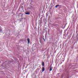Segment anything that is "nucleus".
Returning a JSON list of instances; mask_svg holds the SVG:
<instances>
[{
  "mask_svg": "<svg viewBox=\"0 0 78 78\" xmlns=\"http://www.w3.org/2000/svg\"><path fill=\"white\" fill-rule=\"evenodd\" d=\"M41 69H42V72H44L45 71V68L44 67H43L41 68Z\"/></svg>",
  "mask_w": 78,
  "mask_h": 78,
  "instance_id": "obj_1",
  "label": "nucleus"
},
{
  "mask_svg": "<svg viewBox=\"0 0 78 78\" xmlns=\"http://www.w3.org/2000/svg\"><path fill=\"white\" fill-rule=\"evenodd\" d=\"M52 69H53V67H51V66H50L49 71H51V70H52Z\"/></svg>",
  "mask_w": 78,
  "mask_h": 78,
  "instance_id": "obj_2",
  "label": "nucleus"
},
{
  "mask_svg": "<svg viewBox=\"0 0 78 78\" xmlns=\"http://www.w3.org/2000/svg\"><path fill=\"white\" fill-rule=\"evenodd\" d=\"M27 41L28 44H30V39L29 38H27Z\"/></svg>",
  "mask_w": 78,
  "mask_h": 78,
  "instance_id": "obj_3",
  "label": "nucleus"
},
{
  "mask_svg": "<svg viewBox=\"0 0 78 78\" xmlns=\"http://www.w3.org/2000/svg\"><path fill=\"white\" fill-rule=\"evenodd\" d=\"M25 14L26 15H29V14H30V12H28L26 13Z\"/></svg>",
  "mask_w": 78,
  "mask_h": 78,
  "instance_id": "obj_4",
  "label": "nucleus"
},
{
  "mask_svg": "<svg viewBox=\"0 0 78 78\" xmlns=\"http://www.w3.org/2000/svg\"><path fill=\"white\" fill-rule=\"evenodd\" d=\"M42 66H44V62H42Z\"/></svg>",
  "mask_w": 78,
  "mask_h": 78,
  "instance_id": "obj_5",
  "label": "nucleus"
},
{
  "mask_svg": "<svg viewBox=\"0 0 78 78\" xmlns=\"http://www.w3.org/2000/svg\"><path fill=\"white\" fill-rule=\"evenodd\" d=\"M22 16H23V14H21V16L19 15L18 16L19 17H22Z\"/></svg>",
  "mask_w": 78,
  "mask_h": 78,
  "instance_id": "obj_6",
  "label": "nucleus"
},
{
  "mask_svg": "<svg viewBox=\"0 0 78 78\" xmlns=\"http://www.w3.org/2000/svg\"><path fill=\"white\" fill-rule=\"evenodd\" d=\"M58 6H59V5H57L55 6V8H57V7H58Z\"/></svg>",
  "mask_w": 78,
  "mask_h": 78,
  "instance_id": "obj_7",
  "label": "nucleus"
},
{
  "mask_svg": "<svg viewBox=\"0 0 78 78\" xmlns=\"http://www.w3.org/2000/svg\"><path fill=\"white\" fill-rule=\"evenodd\" d=\"M0 31H2V29L0 28Z\"/></svg>",
  "mask_w": 78,
  "mask_h": 78,
  "instance_id": "obj_8",
  "label": "nucleus"
},
{
  "mask_svg": "<svg viewBox=\"0 0 78 78\" xmlns=\"http://www.w3.org/2000/svg\"><path fill=\"white\" fill-rule=\"evenodd\" d=\"M44 39V38H43V39Z\"/></svg>",
  "mask_w": 78,
  "mask_h": 78,
  "instance_id": "obj_9",
  "label": "nucleus"
},
{
  "mask_svg": "<svg viewBox=\"0 0 78 78\" xmlns=\"http://www.w3.org/2000/svg\"><path fill=\"white\" fill-rule=\"evenodd\" d=\"M44 41H45V39H44Z\"/></svg>",
  "mask_w": 78,
  "mask_h": 78,
  "instance_id": "obj_10",
  "label": "nucleus"
},
{
  "mask_svg": "<svg viewBox=\"0 0 78 78\" xmlns=\"http://www.w3.org/2000/svg\"><path fill=\"white\" fill-rule=\"evenodd\" d=\"M23 19V18H22V19Z\"/></svg>",
  "mask_w": 78,
  "mask_h": 78,
  "instance_id": "obj_11",
  "label": "nucleus"
}]
</instances>
